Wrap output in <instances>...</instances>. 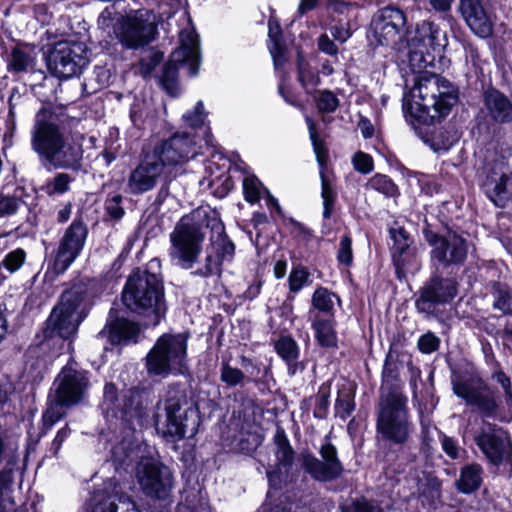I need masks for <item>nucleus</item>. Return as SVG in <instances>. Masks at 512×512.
<instances>
[{
  "label": "nucleus",
  "instance_id": "f3484780",
  "mask_svg": "<svg viewBox=\"0 0 512 512\" xmlns=\"http://www.w3.org/2000/svg\"><path fill=\"white\" fill-rule=\"evenodd\" d=\"M321 459L310 452H302L299 457L301 467L314 480L328 482L338 478L343 466L338 458L337 449L327 438L319 449Z\"/></svg>",
  "mask_w": 512,
  "mask_h": 512
},
{
  "label": "nucleus",
  "instance_id": "09e8293b",
  "mask_svg": "<svg viewBox=\"0 0 512 512\" xmlns=\"http://www.w3.org/2000/svg\"><path fill=\"white\" fill-rule=\"evenodd\" d=\"M298 77L302 86L305 88L315 87L320 82L318 73L302 58L298 60Z\"/></svg>",
  "mask_w": 512,
  "mask_h": 512
},
{
  "label": "nucleus",
  "instance_id": "e433bc0d",
  "mask_svg": "<svg viewBox=\"0 0 512 512\" xmlns=\"http://www.w3.org/2000/svg\"><path fill=\"white\" fill-rule=\"evenodd\" d=\"M336 302L340 303V298L325 287H318L311 299L313 308L326 314H332Z\"/></svg>",
  "mask_w": 512,
  "mask_h": 512
},
{
  "label": "nucleus",
  "instance_id": "338daca9",
  "mask_svg": "<svg viewBox=\"0 0 512 512\" xmlns=\"http://www.w3.org/2000/svg\"><path fill=\"white\" fill-rule=\"evenodd\" d=\"M49 362L46 359H37L29 366V374L34 380L41 379L47 372Z\"/></svg>",
  "mask_w": 512,
  "mask_h": 512
},
{
  "label": "nucleus",
  "instance_id": "052dcab7",
  "mask_svg": "<svg viewBox=\"0 0 512 512\" xmlns=\"http://www.w3.org/2000/svg\"><path fill=\"white\" fill-rule=\"evenodd\" d=\"M337 259L340 263L344 265H350L353 260L352 253V241L349 236H344L339 244V249L337 252Z\"/></svg>",
  "mask_w": 512,
  "mask_h": 512
},
{
  "label": "nucleus",
  "instance_id": "9d476101",
  "mask_svg": "<svg viewBox=\"0 0 512 512\" xmlns=\"http://www.w3.org/2000/svg\"><path fill=\"white\" fill-rule=\"evenodd\" d=\"M83 299V292L79 288H72L62 294L47 320V338L69 340L75 336L82 320L78 309Z\"/></svg>",
  "mask_w": 512,
  "mask_h": 512
},
{
  "label": "nucleus",
  "instance_id": "ea45409f",
  "mask_svg": "<svg viewBox=\"0 0 512 512\" xmlns=\"http://www.w3.org/2000/svg\"><path fill=\"white\" fill-rule=\"evenodd\" d=\"M69 407L71 406L61 403L58 397L53 396L42 416L45 432L65 415L66 409Z\"/></svg>",
  "mask_w": 512,
  "mask_h": 512
},
{
  "label": "nucleus",
  "instance_id": "680f3d73",
  "mask_svg": "<svg viewBox=\"0 0 512 512\" xmlns=\"http://www.w3.org/2000/svg\"><path fill=\"white\" fill-rule=\"evenodd\" d=\"M439 338L431 332L422 335L418 340V348L424 354H430L439 347Z\"/></svg>",
  "mask_w": 512,
  "mask_h": 512
},
{
  "label": "nucleus",
  "instance_id": "a211bd4d",
  "mask_svg": "<svg viewBox=\"0 0 512 512\" xmlns=\"http://www.w3.org/2000/svg\"><path fill=\"white\" fill-rule=\"evenodd\" d=\"M88 229L81 221L75 219L65 230L54 255L53 271L56 275L63 274L81 254Z\"/></svg>",
  "mask_w": 512,
  "mask_h": 512
},
{
  "label": "nucleus",
  "instance_id": "49530a36",
  "mask_svg": "<svg viewBox=\"0 0 512 512\" xmlns=\"http://www.w3.org/2000/svg\"><path fill=\"white\" fill-rule=\"evenodd\" d=\"M368 186L379 192L384 194L387 197H393L397 194V186L393 183V181L387 177L386 175L376 174L374 175L368 182Z\"/></svg>",
  "mask_w": 512,
  "mask_h": 512
},
{
  "label": "nucleus",
  "instance_id": "79ce46f5",
  "mask_svg": "<svg viewBox=\"0 0 512 512\" xmlns=\"http://www.w3.org/2000/svg\"><path fill=\"white\" fill-rule=\"evenodd\" d=\"M242 185L244 198L249 203H255L259 201L262 193H265L266 190L260 180L252 174H247L244 176Z\"/></svg>",
  "mask_w": 512,
  "mask_h": 512
},
{
  "label": "nucleus",
  "instance_id": "4c0bfd02",
  "mask_svg": "<svg viewBox=\"0 0 512 512\" xmlns=\"http://www.w3.org/2000/svg\"><path fill=\"white\" fill-rule=\"evenodd\" d=\"M321 179V198L323 202V217L329 219L334 210L336 193L333 189L332 182L324 169L320 170Z\"/></svg>",
  "mask_w": 512,
  "mask_h": 512
},
{
  "label": "nucleus",
  "instance_id": "6ab92c4d",
  "mask_svg": "<svg viewBox=\"0 0 512 512\" xmlns=\"http://www.w3.org/2000/svg\"><path fill=\"white\" fill-rule=\"evenodd\" d=\"M452 388L455 395L462 398L467 405L476 407L483 414L490 416L496 410L493 392L479 378L454 376Z\"/></svg>",
  "mask_w": 512,
  "mask_h": 512
},
{
  "label": "nucleus",
  "instance_id": "423d86ee",
  "mask_svg": "<svg viewBox=\"0 0 512 512\" xmlns=\"http://www.w3.org/2000/svg\"><path fill=\"white\" fill-rule=\"evenodd\" d=\"M164 414L155 416V429L167 442L176 443L186 434L197 433L200 418L197 407L180 390H170L164 402Z\"/></svg>",
  "mask_w": 512,
  "mask_h": 512
},
{
  "label": "nucleus",
  "instance_id": "aec40b11",
  "mask_svg": "<svg viewBox=\"0 0 512 512\" xmlns=\"http://www.w3.org/2000/svg\"><path fill=\"white\" fill-rule=\"evenodd\" d=\"M136 477L142 491L152 498L167 497L173 485L171 471L166 466L149 459L138 464Z\"/></svg>",
  "mask_w": 512,
  "mask_h": 512
},
{
  "label": "nucleus",
  "instance_id": "37998d69",
  "mask_svg": "<svg viewBox=\"0 0 512 512\" xmlns=\"http://www.w3.org/2000/svg\"><path fill=\"white\" fill-rule=\"evenodd\" d=\"M289 290L292 293H298L301 289L312 284L311 274L304 266H296L290 272Z\"/></svg>",
  "mask_w": 512,
  "mask_h": 512
},
{
  "label": "nucleus",
  "instance_id": "0e129e2a",
  "mask_svg": "<svg viewBox=\"0 0 512 512\" xmlns=\"http://www.w3.org/2000/svg\"><path fill=\"white\" fill-rule=\"evenodd\" d=\"M353 165L357 171L367 174L373 170V159L366 153L358 152L353 157Z\"/></svg>",
  "mask_w": 512,
  "mask_h": 512
},
{
  "label": "nucleus",
  "instance_id": "6e6d98bb",
  "mask_svg": "<svg viewBox=\"0 0 512 512\" xmlns=\"http://www.w3.org/2000/svg\"><path fill=\"white\" fill-rule=\"evenodd\" d=\"M354 410V401L349 393H339L336 403V415L345 420Z\"/></svg>",
  "mask_w": 512,
  "mask_h": 512
},
{
  "label": "nucleus",
  "instance_id": "dca6fc26",
  "mask_svg": "<svg viewBox=\"0 0 512 512\" xmlns=\"http://www.w3.org/2000/svg\"><path fill=\"white\" fill-rule=\"evenodd\" d=\"M407 17L401 9L387 6L377 11L371 22V29L381 45L395 47L402 43Z\"/></svg>",
  "mask_w": 512,
  "mask_h": 512
},
{
  "label": "nucleus",
  "instance_id": "72a5a7b5",
  "mask_svg": "<svg viewBox=\"0 0 512 512\" xmlns=\"http://www.w3.org/2000/svg\"><path fill=\"white\" fill-rule=\"evenodd\" d=\"M268 36L270 42L268 48L272 56L276 69L281 67L285 62V49L281 43V29L277 22L270 20L268 24Z\"/></svg>",
  "mask_w": 512,
  "mask_h": 512
},
{
  "label": "nucleus",
  "instance_id": "a878e982",
  "mask_svg": "<svg viewBox=\"0 0 512 512\" xmlns=\"http://www.w3.org/2000/svg\"><path fill=\"white\" fill-rule=\"evenodd\" d=\"M274 444L276 446V464L273 469L267 470V478L271 487L279 488L288 479L294 462V450L282 429L277 430L274 436Z\"/></svg>",
  "mask_w": 512,
  "mask_h": 512
},
{
  "label": "nucleus",
  "instance_id": "473e14b6",
  "mask_svg": "<svg viewBox=\"0 0 512 512\" xmlns=\"http://www.w3.org/2000/svg\"><path fill=\"white\" fill-rule=\"evenodd\" d=\"M12 483V468L6 467L0 471V512H25L22 507H16L12 496Z\"/></svg>",
  "mask_w": 512,
  "mask_h": 512
},
{
  "label": "nucleus",
  "instance_id": "3c124183",
  "mask_svg": "<svg viewBox=\"0 0 512 512\" xmlns=\"http://www.w3.org/2000/svg\"><path fill=\"white\" fill-rule=\"evenodd\" d=\"M417 486L419 493L428 495L431 499H436L440 496V482L431 475H424L423 479L418 480Z\"/></svg>",
  "mask_w": 512,
  "mask_h": 512
},
{
  "label": "nucleus",
  "instance_id": "7c9ffc66",
  "mask_svg": "<svg viewBox=\"0 0 512 512\" xmlns=\"http://www.w3.org/2000/svg\"><path fill=\"white\" fill-rule=\"evenodd\" d=\"M312 328L318 344L325 348L337 346V333L332 318H324L315 314L312 320Z\"/></svg>",
  "mask_w": 512,
  "mask_h": 512
},
{
  "label": "nucleus",
  "instance_id": "bb28decb",
  "mask_svg": "<svg viewBox=\"0 0 512 512\" xmlns=\"http://www.w3.org/2000/svg\"><path fill=\"white\" fill-rule=\"evenodd\" d=\"M459 10L472 32L482 38L493 32V23L481 0H460Z\"/></svg>",
  "mask_w": 512,
  "mask_h": 512
},
{
  "label": "nucleus",
  "instance_id": "5701e85b",
  "mask_svg": "<svg viewBox=\"0 0 512 512\" xmlns=\"http://www.w3.org/2000/svg\"><path fill=\"white\" fill-rule=\"evenodd\" d=\"M482 188L495 206L506 207L512 202V170L510 167L501 161L487 168Z\"/></svg>",
  "mask_w": 512,
  "mask_h": 512
},
{
  "label": "nucleus",
  "instance_id": "f8f14e48",
  "mask_svg": "<svg viewBox=\"0 0 512 512\" xmlns=\"http://www.w3.org/2000/svg\"><path fill=\"white\" fill-rule=\"evenodd\" d=\"M114 32L126 48L143 47L152 42L157 34L155 14L146 9L131 11L119 19Z\"/></svg>",
  "mask_w": 512,
  "mask_h": 512
},
{
  "label": "nucleus",
  "instance_id": "2eb2a0df",
  "mask_svg": "<svg viewBox=\"0 0 512 512\" xmlns=\"http://www.w3.org/2000/svg\"><path fill=\"white\" fill-rule=\"evenodd\" d=\"M195 146L196 142L192 134L177 132L158 143L151 154L159 163L163 164L164 169L171 175L172 168L187 163L196 155Z\"/></svg>",
  "mask_w": 512,
  "mask_h": 512
},
{
  "label": "nucleus",
  "instance_id": "4468645a",
  "mask_svg": "<svg viewBox=\"0 0 512 512\" xmlns=\"http://www.w3.org/2000/svg\"><path fill=\"white\" fill-rule=\"evenodd\" d=\"M87 63L86 45L78 41H58L47 55L48 69L58 78L77 75Z\"/></svg>",
  "mask_w": 512,
  "mask_h": 512
},
{
  "label": "nucleus",
  "instance_id": "0eeeda50",
  "mask_svg": "<svg viewBox=\"0 0 512 512\" xmlns=\"http://www.w3.org/2000/svg\"><path fill=\"white\" fill-rule=\"evenodd\" d=\"M407 397L392 389L382 391L377 405L376 431L384 441L404 445L413 432Z\"/></svg>",
  "mask_w": 512,
  "mask_h": 512
},
{
  "label": "nucleus",
  "instance_id": "a19ab883",
  "mask_svg": "<svg viewBox=\"0 0 512 512\" xmlns=\"http://www.w3.org/2000/svg\"><path fill=\"white\" fill-rule=\"evenodd\" d=\"M307 128L309 131V137L313 145V149L317 158V161L320 165V170L324 169L326 172V161H327V152L324 147L323 142L319 139L316 125L312 118L309 116L305 117Z\"/></svg>",
  "mask_w": 512,
  "mask_h": 512
},
{
  "label": "nucleus",
  "instance_id": "20e7f679",
  "mask_svg": "<svg viewBox=\"0 0 512 512\" xmlns=\"http://www.w3.org/2000/svg\"><path fill=\"white\" fill-rule=\"evenodd\" d=\"M102 410L106 417L120 418L129 425L131 432L123 437L122 441L112 447L111 458L118 467L128 465L136 455L137 441L133 438L137 426H142L144 412L139 405L138 393L133 390L126 391L119 399L114 384H106Z\"/></svg>",
  "mask_w": 512,
  "mask_h": 512
},
{
  "label": "nucleus",
  "instance_id": "c85d7f7f",
  "mask_svg": "<svg viewBox=\"0 0 512 512\" xmlns=\"http://www.w3.org/2000/svg\"><path fill=\"white\" fill-rule=\"evenodd\" d=\"M108 328V337L112 344H124L129 341H136L140 329L139 326L124 318L116 319L114 322H109L105 328L98 334L104 336Z\"/></svg>",
  "mask_w": 512,
  "mask_h": 512
},
{
  "label": "nucleus",
  "instance_id": "c756f323",
  "mask_svg": "<svg viewBox=\"0 0 512 512\" xmlns=\"http://www.w3.org/2000/svg\"><path fill=\"white\" fill-rule=\"evenodd\" d=\"M277 354L286 362L288 374L294 376L297 372L305 369L302 362H298L299 347L296 341L289 336L280 337L275 343Z\"/></svg>",
  "mask_w": 512,
  "mask_h": 512
},
{
  "label": "nucleus",
  "instance_id": "58836bf2",
  "mask_svg": "<svg viewBox=\"0 0 512 512\" xmlns=\"http://www.w3.org/2000/svg\"><path fill=\"white\" fill-rule=\"evenodd\" d=\"M494 296L493 307L503 314H512V290L501 283H494L492 286Z\"/></svg>",
  "mask_w": 512,
  "mask_h": 512
},
{
  "label": "nucleus",
  "instance_id": "2f4dec72",
  "mask_svg": "<svg viewBox=\"0 0 512 512\" xmlns=\"http://www.w3.org/2000/svg\"><path fill=\"white\" fill-rule=\"evenodd\" d=\"M482 467L477 463L465 465L461 471L459 479L456 481L457 488L462 493H472L477 490L482 482Z\"/></svg>",
  "mask_w": 512,
  "mask_h": 512
},
{
  "label": "nucleus",
  "instance_id": "39448f33",
  "mask_svg": "<svg viewBox=\"0 0 512 512\" xmlns=\"http://www.w3.org/2000/svg\"><path fill=\"white\" fill-rule=\"evenodd\" d=\"M122 301L129 310L144 316L147 326L159 324L166 311L162 281L148 271L138 270L129 276Z\"/></svg>",
  "mask_w": 512,
  "mask_h": 512
},
{
  "label": "nucleus",
  "instance_id": "5fc2aeb1",
  "mask_svg": "<svg viewBox=\"0 0 512 512\" xmlns=\"http://www.w3.org/2000/svg\"><path fill=\"white\" fill-rule=\"evenodd\" d=\"M339 105V100L336 95L328 90L319 92L317 98V108L321 112L331 113L334 112Z\"/></svg>",
  "mask_w": 512,
  "mask_h": 512
},
{
  "label": "nucleus",
  "instance_id": "1a4fd4ad",
  "mask_svg": "<svg viewBox=\"0 0 512 512\" xmlns=\"http://www.w3.org/2000/svg\"><path fill=\"white\" fill-rule=\"evenodd\" d=\"M187 341L184 333L163 334L146 356L149 374L167 377L187 372Z\"/></svg>",
  "mask_w": 512,
  "mask_h": 512
},
{
  "label": "nucleus",
  "instance_id": "f03ea898",
  "mask_svg": "<svg viewBox=\"0 0 512 512\" xmlns=\"http://www.w3.org/2000/svg\"><path fill=\"white\" fill-rule=\"evenodd\" d=\"M31 148L44 165L55 169L77 170L83 157L82 144L65 133L45 109L35 115Z\"/></svg>",
  "mask_w": 512,
  "mask_h": 512
},
{
  "label": "nucleus",
  "instance_id": "4d7b16f0",
  "mask_svg": "<svg viewBox=\"0 0 512 512\" xmlns=\"http://www.w3.org/2000/svg\"><path fill=\"white\" fill-rule=\"evenodd\" d=\"M390 235L394 241L392 255L401 253V248H403V250L411 248L412 241L410 240L409 235L404 231V229H391Z\"/></svg>",
  "mask_w": 512,
  "mask_h": 512
},
{
  "label": "nucleus",
  "instance_id": "8fccbe9b",
  "mask_svg": "<svg viewBox=\"0 0 512 512\" xmlns=\"http://www.w3.org/2000/svg\"><path fill=\"white\" fill-rule=\"evenodd\" d=\"M9 66L13 71L24 72L34 67V59L24 51L14 49Z\"/></svg>",
  "mask_w": 512,
  "mask_h": 512
},
{
  "label": "nucleus",
  "instance_id": "4be33fe9",
  "mask_svg": "<svg viewBox=\"0 0 512 512\" xmlns=\"http://www.w3.org/2000/svg\"><path fill=\"white\" fill-rule=\"evenodd\" d=\"M481 452L494 464L506 461L511 456V442L506 431L483 422L474 436Z\"/></svg>",
  "mask_w": 512,
  "mask_h": 512
},
{
  "label": "nucleus",
  "instance_id": "7ed1b4c3",
  "mask_svg": "<svg viewBox=\"0 0 512 512\" xmlns=\"http://www.w3.org/2000/svg\"><path fill=\"white\" fill-rule=\"evenodd\" d=\"M457 100L452 83L432 74L421 77L404 97L403 112L412 125L432 124L448 115Z\"/></svg>",
  "mask_w": 512,
  "mask_h": 512
},
{
  "label": "nucleus",
  "instance_id": "de8ad7c7",
  "mask_svg": "<svg viewBox=\"0 0 512 512\" xmlns=\"http://www.w3.org/2000/svg\"><path fill=\"white\" fill-rule=\"evenodd\" d=\"M330 394H331V384L330 382L323 383L318 390L317 393V402L316 407L314 409V416L317 418H325L327 415V411L330 405Z\"/></svg>",
  "mask_w": 512,
  "mask_h": 512
},
{
  "label": "nucleus",
  "instance_id": "bf43d9fd",
  "mask_svg": "<svg viewBox=\"0 0 512 512\" xmlns=\"http://www.w3.org/2000/svg\"><path fill=\"white\" fill-rule=\"evenodd\" d=\"M438 435L442 450L445 454L451 459H458L460 457L461 448L457 440L440 431H438Z\"/></svg>",
  "mask_w": 512,
  "mask_h": 512
},
{
  "label": "nucleus",
  "instance_id": "412c9836",
  "mask_svg": "<svg viewBox=\"0 0 512 512\" xmlns=\"http://www.w3.org/2000/svg\"><path fill=\"white\" fill-rule=\"evenodd\" d=\"M174 177L152 154H147L130 172L127 187L131 194H144L154 189L160 181L169 182Z\"/></svg>",
  "mask_w": 512,
  "mask_h": 512
},
{
  "label": "nucleus",
  "instance_id": "69168bd1",
  "mask_svg": "<svg viewBox=\"0 0 512 512\" xmlns=\"http://www.w3.org/2000/svg\"><path fill=\"white\" fill-rule=\"evenodd\" d=\"M343 512H381V509L366 500H358L343 507Z\"/></svg>",
  "mask_w": 512,
  "mask_h": 512
},
{
  "label": "nucleus",
  "instance_id": "cd10ccee",
  "mask_svg": "<svg viewBox=\"0 0 512 512\" xmlns=\"http://www.w3.org/2000/svg\"><path fill=\"white\" fill-rule=\"evenodd\" d=\"M483 105L486 116L496 124L512 122V101L504 93L489 89L483 95Z\"/></svg>",
  "mask_w": 512,
  "mask_h": 512
},
{
  "label": "nucleus",
  "instance_id": "13d9d810",
  "mask_svg": "<svg viewBox=\"0 0 512 512\" xmlns=\"http://www.w3.org/2000/svg\"><path fill=\"white\" fill-rule=\"evenodd\" d=\"M329 8L332 12L345 15L348 19L354 16L358 4L355 0H330Z\"/></svg>",
  "mask_w": 512,
  "mask_h": 512
},
{
  "label": "nucleus",
  "instance_id": "c9c22d12",
  "mask_svg": "<svg viewBox=\"0 0 512 512\" xmlns=\"http://www.w3.org/2000/svg\"><path fill=\"white\" fill-rule=\"evenodd\" d=\"M74 178L65 172L56 173L48 179L41 187V190L49 197L61 196L70 191Z\"/></svg>",
  "mask_w": 512,
  "mask_h": 512
},
{
  "label": "nucleus",
  "instance_id": "f257e3e1",
  "mask_svg": "<svg viewBox=\"0 0 512 512\" xmlns=\"http://www.w3.org/2000/svg\"><path fill=\"white\" fill-rule=\"evenodd\" d=\"M168 255L173 264L191 270L195 276L220 275L222 265L231 262L235 246L227 237L216 212L198 208L183 216L170 233Z\"/></svg>",
  "mask_w": 512,
  "mask_h": 512
},
{
  "label": "nucleus",
  "instance_id": "603ef678",
  "mask_svg": "<svg viewBox=\"0 0 512 512\" xmlns=\"http://www.w3.org/2000/svg\"><path fill=\"white\" fill-rule=\"evenodd\" d=\"M220 379L228 386H237L243 383L245 375L240 369L224 363L221 367Z\"/></svg>",
  "mask_w": 512,
  "mask_h": 512
},
{
  "label": "nucleus",
  "instance_id": "ddd939ff",
  "mask_svg": "<svg viewBox=\"0 0 512 512\" xmlns=\"http://www.w3.org/2000/svg\"><path fill=\"white\" fill-rule=\"evenodd\" d=\"M424 237L431 247L430 260L436 269L460 266L465 262L470 245L462 235L452 231L439 235L424 230Z\"/></svg>",
  "mask_w": 512,
  "mask_h": 512
},
{
  "label": "nucleus",
  "instance_id": "9b49d317",
  "mask_svg": "<svg viewBox=\"0 0 512 512\" xmlns=\"http://www.w3.org/2000/svg\"><path fill=\"white\" fill-rule=\"evenodd\" d=\"M180 45L171 54L170 61L164 66L161 83L172 96L178 90V65L187 64L190 74L197 75L200 64L199 38L193 29H185L179 35Z\"/></svg>",
  "mask_w": 512,
  "mask_h": 512
},
{
  "label": "nucleus",
  "instance_id": "c03bdc74",
  "mask_svg": "<svg viewBox=\"0 0 512 512\" xmlns=\"http://www.w3.org/2000/svg\"><path fill=\"white\" fill-rule=\"evenodd\" d=\"M26 252L22 248H16L8 252L0 262V272L4 268L9 274H13L20 270L26 261Z\"/></svg>",
  "mask_w": 512,
  "mask_h": 512
},
{
  "label": "nucleus",
  "instance_id": "a18cd8bd",
  "mask_svg": "<svg viewBox=\"0 0 512 512\" xmlns=\"http://www.w3.org/2000/svg\"><path fill=\"white\" fill-rule=\"evenodd\" d=\"M393 262L396 267L398 277H401V274L406 270L418 265L416 249L411 247L407 250L402 249L399 254H393Z\"/></svg>",
  "mask_w": 512,
  "mask_h": 512
},
{
  "label": "nucleus",
  "instance_id": "f704fd0d",
  "mask_svg": "<svg viewBox=\"0 0 512 512\" xmlns=\"http://www.w3.org/2000/svg\"><path fill=\"white\" fill-rule=\"evenodd\" d=\"M93 512H139L133 501L128 497L111 495L99 504Z\"/></svg>",
  "mask_w": 512,
  "mask_h": 512
},
{
  "label": "nucleus",
  "instance_id": "e2e57ef3",
  "mask_svg": "<svg viewBox=\"0 0 512 512\" xmlns=\"http://www.w3.org/2000/svg\"><path fill=\"white\" fill-rule=\"evenodd\" d=\"M122 196L115 194L107 198L105 209L107 213L114 219H120L124 215V209L121 206Z\"/></svg>",
  "mask_w": 512,
  "mask_h": 512
},
{
  "label": "nucleus",
  "instance_id": "393cba45",
  "mask_svg": "<svg viewBox=\"0 0 512 512\" xmlns=\"http://www.w3.org/2000/svg\"><path fill=\"white\" fill-rule=\"evenodd\" d=\"M457 294L456 282L448 278L434 277L420 291L416 308L421 313L431 314L439 304L450 302Z\"/></svg>",
  "mask_w": 512,
  "mask_h": 512
},
{
  "label": "nucleus",
  "instance_id": "b1692460",
  "mask_svg": "<svg viewBox=\"0 0 512 512\" xmlns=\"http://www.w3.org/2000/svg\"><path fill=\"white\" fill-rule=\"evenodd\" d=\"M89 387L88 373L65 366L54 381V396L66 405H76L84 397Z\"/></svg>",
  "mask_w": 512,
  "mask_h": 512
},
{
  "label": "nucleus",
  "instance_id": "6e6552de",
  "mask_svg": "<svg viewBox=\"0 0 512 512\" xmlns=\"http://www.w3.org/2000/svg\"><path fill=\"white\" fill-rule=\"evenodd\" d=\"M409 64L413 71L422 72L434 66L448 45V37L439 25L429 20L415 24L408 33Z\"/></svg>",
  "mask_w": 512,
  "mask_h": 512
},
{
  "label": "nucleus",
  "instance_id": "864d4df0",
  "mask_svg": "<svg viewBox=\"0 0 512 512\" xmlns=\"http://www.w3.org/2000/svg\"><path fill=\"white\" fill-rule=\"evenodd\" d=\"M184 123L191 128H198L204 125L206 119V113L204 111V104L202 101H198L193 109L183 114Z\"/></svg>",
  "mask_w": 512,
  "mask_h": 512
},
{
  "label": "nucleus",
  "instance_id": "774afa93",
  "mask_svg": "<svg viewBox=\"0 0 512 512\" xmlns=\"http://www.w3.org/2000/svg\"><path fill=\"white\" fill-rule=\"evenodd\" d=\"M330 32L336 41L341 43L346 42L351 37L349 20L345 24L341 23L339 26H332L330 28Z\"/></svg>",
  "mask_w": 512,
  "mask_h": 512
}]
</instances>
